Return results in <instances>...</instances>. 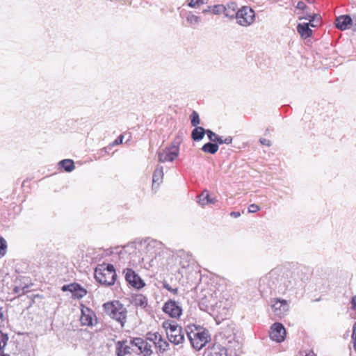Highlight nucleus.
I'll return each instance as SVG.
<instances>
[{"mask_svg": "<svg viewBox=\"0 0 356 356\" xmlns=\"http://www.w3.org/2000/svg\"><path fill=\"white\" fill-rule=\"evenodd\" d=\"M240 353L241 344L234 337L228 339L220 336L205 350L204 356H238Z\"/></svg>", "mask_w": 356, "mask_h": 356, "instance_id": "1", "label": "nucleus"}, {"mask_svg": "<svg viewBox=\"0 0 356 356\" xmlns=\"http://www.w3.org/2000/svg\"><path fill=\"white\" fill-rule=\"evenodd\" d=\"M186 332L192 346L197 350L202 349L210 339L208 330L201 327H188Z\"/></svg>", "mask_w": 356, "mask_h": 356, "instance_id": "2", "label": "nucleus"}, {"mask_svg": "<svg viewBox=\"0 0 356 356\" xmlns=\"http://www.w3.org/2000/svg\"><path fill=\"white\" fill-rule=\"evenodd\" d=\"M96 280L106 286L114 284L116 273L113 265L103 264L97 268L95 270Z\"/></svg>", "mask_w": 356, "mask_h": 356, "instance_id": "3", "label": "nucleus"}, {"mask_svg": "<svg viewBox=\"0 0 356 356\" xmlns=\"http://www.w3.org/2000/svg\"><path fill=\"white\" fill-rule=\"evenodd\" d=\"M103 307L107 315L123 326L126 321L127 309L122 304L118 301L106 302L103 305Z\"/></svg>", "mask_w": 356, "mask_h": 356, "instance_id": "4", "label": "nucleus"}, {"mask_svg": "<svg viewBox=\"0 0 356 356\" xmlns=\"http://www.w3.org/2000/svg\"><path fill=\"white\" fill-rule=\"evenodd\" d=\"M169 341L176 345L181 343L184 340V331L181 326L172 321H166L163 323Z\"/></svg>", "mask_w": 356, "mask_h": 356, "instance_id": "5", "label": "nucleus"}, {"mask_svg": "<svg viewBox=\"0 0 356 356\" xmlns=\"http://www.w3.org/2000/svg\"><path fill=\"white\" fill-rule=\"evenodd\" d=\"M255 18L254 11L248 6H243L236 13L237 23L243 26L251 25Z\"/></svg>", "mask_w": 356, "mask_h": 356, "instance_id": "6", "label": "nucleus"}, {"mask_svg": "<svg viewBox=\"0 0 356 356\" xmlns=\"http://www.w3.org/2000/svg\"><path fill=\"white\" fill-rule=\"evenodd\" d=\"M179 152V147L174 144L170 147L160 149L157 152L159 161L161 163L173 161L178 156Z\"/></svg>", "mask_w": 356, "mask_h": 356, "instance_id": "7", "label": "nucleus"}, {"mask_svg": "<svg viewBox=\"0 0 356 356\" xmlns=\"http://www.w3.org/2000/svg\"><path fill=\"white\" fill-rule=\"evenodd\" d=\"M270 307L273 314L278 318H282L285 316L289 309L288 302L280 298L271 299Z\"/></svg>", "mask_w": 356, "mask_h": 356, "instance_id": "8", "label": "nucleus"}, {"mask_svg": "<svg viewBox=\"0 0 356 356\" xmlns=\"http://www.w3.org/2000/svg\"><path fill=\"white\" fill-rule=\"evenodd\" d=\"M126 281L133 287L140 289L145 286L143 280L140 276L131 268H126L123 270Z\"/></svg>", "mask_w": 356, "mask_h": 356, "instance_id": "9", "label": "nucleus"}, {"mask_svg": "<svg viewBox=\"0 0 356 356\" xmlns=\"http://www.w3.org/2000/svg\"><path fill=\"white\" fill-rule=\"evenodd\" d=\"M130 344L135 346V352L139 351L144 356H150L152 354V345L141 338L130 340Z\"/></svg>", "mask_w": 356, "mask_h": 356, "instance_id": "10", "label": "nucleus"}, {"mask_svg": "<svg viewBox=\"0 0 356 356\" xmlns=\"http://www.w3.org/2000/svg\"><path fill=\"white\" fill-rule=\"evenodd\" d=\"M80 321L82 325L93 326L97 323L96 314L90 308L82 305Z\"/></svg>", "mask_w": 356, "mask_h": 356, "instance_id": "11", "label": "nucleus"}, {"mask_svg": "<svg viewBox=\"0 0 356 356\" xmlns=\"http://www.w3.org/2000/svg\"><path fill=\"white\" fill-rule=\"evenodd\" d=\"M270 339L276 342H282L286 337V330L280 323H275L270 327L269 332Z\"/></svg>", "mask_w": 356, "mask_h": 356, "instance_id": "12", "label": "nucleus"}, {"mask_svg": "<svg viewBox=\"0 0 356 356\" xmlns=\"http://www.w3.org/2000/svg\"><path fill=\"white\" fill-rule=\"evenodd\" d=\"M163 311L172 318L179 317L182 313V309L179 304L171 300L164 304Z\"/></svg>", "mask_w": 356, "mask_h": 356, "instance_id": "13", "label": "nucleus"}, {"mask_svg": "<svg viewBox=\"0 0 356 356\" xmlns=\"http://www.w3.org/2000/svg\"><path fill=\"white\" fill-rule=\"evenodd\" d=\"M298 282L296 275L287 270L282 274L280 278V286L286 288V289L291 290L297 285Z\"/></svg>", "mask_w": 356, "mask_h": 356, "instance_id": "14", "label": "nucleus"}, {"mask_svg": "<svg viewBox=\"0 0 356 356\" xmlns=\"http://www.w3.org/2000/svg\"><path fill=\"white\" fill-rule=\"evenodd\" d=\"M62 291L71 292L72 296L77 299L82 298L87 293L86 290L76 283L63 286Z\"/></svg>", "mask_w": 356, "mask_h": 356, "instance_id": "15", "label": "nucleus"}, {"mask_svg": "<svg viewBox=\"0 0 356 356\" xmlns=\"http://www.w3.org/2000/svg\"><path fill=\"white\" fill-rule=\"evenodd\" d=\"M282 274V270L280 268H274L271 270L268 275L266 276L265 278L263 279V281L265 280H268L269 283V286L270 288H273L274 286H276L279 285L280 286V278Z\"/></svg>", "mask_w": 356, "mask_h": 356, "instance_id": "16", "label": "nucleus"}, {"mask_svg": "<svg viewBox=\"0 0 356 356\" xmlns=\"http://www.w3.org/2000/svg\"><path fill=\"white\" fill-rule=\"evenodd\" d=\"M353 24L354 17L351 18V17L348 15H341L337 17L335 20L337 28L341 31L346 30L351 26L353 28Z\"/></svg>", "mask_w": 356, "mask_h": 356, "instance_id": "17", "label": "nucleus"}, {"mask_svg": "<svg viewBox=\"0 0 356 356\" xmlns=\"http://www.w3.org/2000/svg\"><path fill=\"white\" fill-rule=\"evenodd\" d=\"M145 250L149 257L156 255L162 249V243L156 240L151 239L145 242Z\"/></svg>", "mask_w": 356, "mask_h": 356, "instance_id": "18", "label": "nucleus"}, {"mask_svg": "<svg viewBox=\"0 0 356 356\" xmlns=\"http://www.w3.org/2000/svg\"><path fill=\"white\" fill-rule=\"evenodd\" d=\"M135 346L130 344L127 341H119L117 343L116 354L118 356H126L131 354L132 351L135 352Z\"/></svg>", "mask_w": 356, "mask_h": 356, "instance_id": "19", "label": "nucleus"}, {"mask_svg": "<svg viewBox=\"0 0 356 356\" xmlns=\"http://www.w3.org/2000/svg\"><path fill=\"white\" fill-rule=\"evenodd\" d=\"M228 307L227 300H220L213 305V312H216L219 317L224 318L228 314Z\"/></svg>", "mask_w": 356, "mask_h": 356, "instance_id": "20", "label": "nucleus"}, {"mask_svg": "<svg viewBox=\"0 0 356 356\" xmlns=\"http://www.w3.org/2000/svg\"><path fill=\"white\" fill-rule=\"evenodd\" d=\"M163 168L161 165H157L152 175V188H157L163 182Z\"/></svg>", "mask_w": 356, "mask_h": 356, "instance_id": "21", "label": "nucleus"}, {"mask_svg": "<svg viewBox=\"0 0 356 356\" xmlns=\"http://www.w3.org/2000/svg\"><path fill=\"white\" fill-rule=\"evenodd\" d=\"M309 26H311L309 24L306 22L298 24L296 29L302 39H306L312 36L313 31Z\"/></svg>", "mask_w": 356, "mask_h": 356, "instance_id": "22", "label": "nucleus"}, {"mask_svg": "<svg viewBox=\"0 0 356 356\" xmlns=\"http://www.w3.org/2000/svg\"><path fill=\"white\" fill-rule=\"evenodd\" d=\"M225 11H223V14L225 17L229 18L236 17V13L237 12V5L234 2H230L227 4V6H224Z\"/></svg>", "mask_w": 356, "mask_h": 356, "instance_id": "23", "label": "nucleus"}, {"mask_svg": "<svg viewBox=\"0 0 356 356\" xmlns=\"http://www.w3.org/2000/svg\"><path fill=\"white\" fill-rule=\"evenodd\" d=\"M186 20L191 26L199 25L202 22L201 17L194 15L191 11L186 13Z\"/></svg>", "mask_w": 356, "mask_h": 356, "instance_id": "24", "label": "nucleus"}, {"mask_svg": "<svg viewBox=\"0 0 356 356\" xmlns=\"http://www.w3.org/2000/svg\"><path fill=\"white\" fill-rule=\"evenodd\" d=\"M206 130L203 127H195V128L192 131L191 137L194 140L198 141L204 138Z\"/></svg>", "mask_w": 356, "mask_h": 356, "instance_id": "25", "label": "nucleus"}, {"mask_svg": "<svg viewBox=\"0 0 356 356\" xmlns=\"http://www.w3.org/2000/svg\"><path fill=\"white\" fill-rule=\"evenodd\" d=\"M134 303L137 307L145 308L147 305V299L145 296L138 294L135 296Z\"/></svg>", "mask_w": 356, "mask_h": 356, "instance_id": "26", "label": "nucleus"}, {"mask_svg": "<svg viewBox=\"0 0 356 356\" xmlns=\"http://www.w3.org/2000/svg\"><path fill=\"white\" fill-rule=\"evenodd\" d=\"M202 150L204 152L213 154L218 152V145L216 143H207L202 146Z\"/></svg>", "mask_w": 356, "mask_h": 356, "instance_id": "27", "label": "nucleus"}, {"mask_svg": "<svg viewBox=\"0 0 356 356\" xmlns=\"http://www.w3.org/2000/svg\"><path fill=\"white\" fill-rule=\"evenodd\" d=\"M59 165L68 172H72L75 168L74 161L71 159H63L59 162Z\"/></svg>", "mask_w": 356, "mask_h": 356, "instance_id": "28", "label": "nucleus"}, {"mask_svg": "<svg viewBox=\"0 0 356 356\" xmlns=\"http://www.w3.org/2000/svg\"><path fill=\"white\" fill-rule=\"evenodd\" d=\"M28 288H29V286L27 284H24L23 286L22 285H20V286L16 285L13 289V291L15 294H17L18 296H21V295H23L25 293L29 291Z\"/></svg>", "mask_w": 356, "mask_h": 356, "instance_id": "29", "label": "nucleus"}, {"mask_svg": "<svg viewBox=\"0 0 356 356\" xmlns=\"http://www.w3.org/2000/svg\"><path fill=\"white\" fill-rule=\"evenodd\" d=\"M198 203L199 204L202 206H204L209 203V195L208 193L207 192L206 194H204V192H203L199 197H198Z\"/></svg>", "mask_w": 356, "mask_h": 356, "instance_id": "30", "label": "nucleus"}, {"mask_svg": "<svg viewBox=\"0 0 356 356\" xmlns=\"http://www.w3.org/2000/svg\"><path fill=\"white\" fill-rule=\"evenodd\" d=\"M208 3V0H191L188 3V6L191 8H198L201 5Z\"/></svg>", "mask_w": 356, "mask_h": 356, "instance_id": "31", "label": "nucleus"}, {"mask_svg": "<svg viewBox=\"0 0 356 356\" xmlns=\"http://www.w3.org/2000/svg\"><path fill=\"white\" fill-rule=\"evenodd\" d=\"M8 341V335L0 331V351H1L5 348Z\"/></svg>", "mask_w": 356, "mask_h": 356, "instance_id": "32", "label": "nucleus"}, {"mask_svg": "<svg viewBox=\"0 0 356 356\" xmlns=\"http://www.w3.org/2000/svg\"><path fill=\"white\" fill-rule=\"evenodd\" d=\"M161 336L159 333L149 334L147 339L152 341L155 346L161 341Z\"/></svg>", "mask_w": 356, "mask_h": 356, "instance_id": "33", "label": "nucleus"}, {"mask_svg": "<svg viewBox=\"0 0 356 356\" xmlns=\"http://www.w3.org/2000/svg\"><path fill=\"white\" fill-rule=\"evenodd\" d=\"M191 124L193 127H197L200 123L199 114L196 111H193L191 115Z\"/></svg>", "mask_w": 356, "mask_h": 356, "instance_id": "34", "label": "nucleus"}, {"mask_svg": "<svg viewBox=\"0 0 356 356\" xmlns=\"http://www.w3.org/2000/svg\"><path fill=\"white\" fill-rule=\"evenodd\" d=\"M318 19H319V17H318V15H316V14H314V15L308 14V20L309 21V22L308 24H309V25L312 27L317 26V25L315 24V22H318Z\"/></svg>", "mask_w": 356, "mask_h": 356, "instance_id": "35", "label": "nucleus"}, {"mask_svg": "<svg viewBox=\"0 0 356 356\" xmlns=\"http://www.w3.org/2000/svg\"><path fill=\"white\" fill-rule=\"evenodd\" d=\"M224 9H225L224 6L222 4L212 6V8H211L212 14L219 15V14L223 13V11H225Z\"/></svg>", "mask_w": 356, "mask_h": 356, "instance_id": "36", "label": "nucleus"}, {"mask_svg": "<svg viewBox=\"0 0 356 356\" xmlns=\"http://www.w3.org/2000/svg\"><path fill=\"white\" fill-rule=\"evenodd\" d=\"M6 242L3 238L0 237V258L3 257L6 252Z\"/></svg>", "mask_w": 356, "mask_h": 356, "instance_id": "37", "label": "nucleus"}, {"mask_svg": "<svg viewBox=\"0 0 356 356\" xmlns=\"http://www.w3.org/2000/svg\"><path fill=\"white\" fill-rule=\"evenodd\" d=\"M232 142V137L227 136L225 138H222V137L219 136L218 139H216V143L218 144H227L229 145Z\"/></svg>", "mask_w": 356, "mask_h": 356, "instance_id": "38", "label": "nucleus"}, {"mask_svg": "<svg viewBox=\"0 0 356 356\" xmlns=\"http://www.w3.org/2000/svg\"><path fill=\"white\" fill-rule=\"evenodd\" d=\"M206 134L207 135L208 138L212 142L216 143V139H218L219 137V136H218L216 134H215L210 129L206 130Z\"/></svg>", "mask_w": 356, "mask_h": 356, "instance_id": "39", "label": "nucleus"}, {"mask_svg": "<svg viewBox=\"0 0 356 356\" xmlns=\"http://www.w3.org/2000/svg\"><path fill=\"white\" fill-rule=\"evenodd\" d=\"M158 346L161 351H165L168 349V347L169 346V343L163 341L162 338H161V341H159V343H156V346Z\"/></svg>", "mask_w": 356, "mask_h": 356, "instance_id": "40", "label": "nucleus"}, {"mask_svg": "<svg viewBox=\"0 0 356 356\" xmlns=\"http://www.w3.org/2000/svg\"><path fill=\"white\" fill-rule=\"evenodd\" d=\"M351 341L353 343V348L356 351V322L354 323L353 327V334L351 337Z\"/></svg>", "mask_w": 356, "mask_h": 356, "instance_id": "41", "label": "nucleus"}, {"mask_svg": "<svg viewBox=\"0 0 356 356\" xmlns=\"http://www.w3.org/2000/svg\"><path fill=\"white\" fill-rule=\"evenodd\" d=\"M259 207L255 204H252L248 207V212L255 213L259 210Z\"/></svg>", "mask_w": 356, "mask_h": 356, "instance_id": "42", "label": "nucleus"}, {"mask_svg": "<svg viewBox=\"0 0 356 356\" xmlns=\"http://www.w3.org/2000/svg\"><path fill=\"white\" fill-rule=\"evenodd\" d=\"M163 287H164L165 289H167L168 291H171V292H172V293H175V294L177 293V292H178V289H172V288L170 286V284H169L168 283H167V282H164V283H163Z\"/></svg>", "mask_w": 356, "mask_h": 356, "instance_id": "43", "label": "nucleus"}, {"mask_svg": "<svg viewBox=\"0 0 356 356\" xmlns=\"http://www.w3.org/2000/svg\"><path fill=\"white\" fill-rule=\"evenodd\" d=\"M296 8L301 10H306L307 9V6L302 1H299L296 5Z\"/></svg>", "mask_w": 356, "mask_h": 356, "instance_id": "44", "label": "nucleus"}, {"mask_svg": "<svg viewBox=\"0 0 356 356\" xmlns=\"http://www.w3.org/2000/svg\"><path fill=\"white\" fill-rule=\"evenodd\" d=\"M123 138H124V136L123 135H120V136L118 137V138L113 142V145H119V144H121L123 141Z\"/></svg>", "mask_w": 356, "mask_h": 356, "instance_id": "45", "label": "nucleus"}, {"mask_svg": "<svg viewBox=\"0 0 356 356\" xmlns=\"http://www.w3.org/2000/svg\"><path fill=\"white\" fill-rule=\"evenodd\" d=\"M260 143L264 145H266V146H270V141L266 139V138H261L260 139Z\"/></svg>", "mask_w": 356, "mask_h": 356, "instance_id": "46", "label": "nucleus"}, {"mask_svg": "<svg viewBox=\"0 0 356 356\" xmlns=\"http://www.w3.org/2000/svg\"><path fill=\"white\" fill-rule=\"evenodd\" d=\"M212 6H208L206 9H204L202 10L203 14H208V13H212Z\"/></svg>", "mask_w": 356, "mask_h": 356, "instance_id": "47", "label": "nucleus"}, {"mask_svg": "<svg viewBox=\"0 0 356 356\" xmlns=\"http://www.w3.org/2000/svg\"><path fill=\"white\" fill-rule=\"evenodd\" d=\"M351 303H352V308L353 309H356V296L352 298Z\"/></svg>", "mask_w": 356, "mask_h": 356, "instance_id": "48", "label": "nucleus"}, {"mask_svg": "<svg viewBox=\"0 0 356 356\" xmlns=\"http://www.w3.org/2000/svg\"><path fill=\"white\" fill-rule=\"evenodd\" d=\"M230 215L234 218H238L241 216V213L238 211H232L231 212Z\"/></svg>", "mask_w": 356, "mask_h": 356, "instance_id": "49", "label": "nucleus"}, {"mask_svg": "<svg viewBox=\"0 0 356 356\" xmlns=\"http://www.w3.org/2000/svg\"><path fill=\"white\" fill-rule=\"evenodd\" d=\"M4 318L3 314L0 312V327L3 325Z\"/></svg>", "mask_w": 356, "mask_h": 356, "instance_id": "50", "label": "nucleus"}, {"mask_svg": "<svg viewBox=\"0 0 356 356\" xmlns=\"http://www.w3.org/2000/svg\"><path fill=\"white\" fill-rule=\"evenodd\" d=\"M308 14H310V13L307 11L305 15L300 17L299 19L300 20H302V19H307L308 20Z\"/></svg>", "mask_w": 356, "mask_h": 356, "instance_id": "51", "label": "nucleus"}, {"mask_svg": "<svg viewBox=\"0 0 356 356\" xmlns=\"http://www.w3.org/2000/svg\"><path fill=\"white\" fill-rule=\"evenodd\" d=\"M302 356H315V354L313 351H309L306 353L305 355Z\"/></svg>", "mask_w": 356, "mask_h": 356, "instance_id": "52", "label": "nucleus"}, {"mask_svg": "<svg viewBox=\"0 0 356 356\" xmlns=\"http://www.w3.org/2000/svg\"><path fill=\"white\" fill-rule=\"evenodd\" d=\"M353 31H356V14L354 15Z\"/></svg>", "mask_w": 356, "mask_h": 356, "instance_id": "53", "label": "nucleus"}, {"mask_svg": "<svg viewBox=\"0 0 356 356\" xmlns=\"http://www.w3.org/2000/svg\"><path fill=\"white\" fill-rule=\"evenodd\" d=\"M0 356H10L8 354L1 353Z\"/></svg>", "mask_w": 356, "mask_h": 356, "instance_id": "54", "label": "nucleus"}, {"mask_svg": "<svg viewBox=\"0 0 356 356\" xmlns=\"http://www.w3.org/2000/svg\"><path fill=\"white\" fill-rule=\"evenodd\" d=\"M209 203H214V200H211V199L209 198Z\"/></svg>", "mask_w": 356, "mask_h": 356, "instance_id": "55", "label": "nucleus"}]
</instances>
